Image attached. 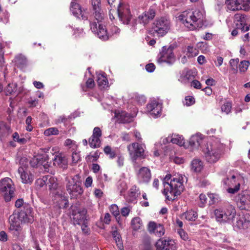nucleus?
Masks as SVG:
<instances>
[{
	"label": "nucleus",
	"instance_id": "obj_16",
	"mask_svg": "<svg viewBox=\"0 0 250 250\" xmlns=\"http://www.w3.org/2000/svg\"><path fill=\"white\" fill-rule=\"evenodd\" d=\"M85 209H77L74 210L72 213V219L74 225H81L84 222L86 219L85 215L86 214Z\"/></svg>",
	"mask_w": 250,
	"mask_h": 250
},
{
	"label": "nucleus",
	"instance_id": "obj_19",
	"mask_svg": "<svg viewBox=\"0 0 250 250\" xmlns=\"http://www.w3.org/2000/svg\"><path fill=\"white\" fill-rule=\"evenodd\" d=\"M155 15V11L153 9H149L148 11L143 12L138 17V21L140 23L145 25L154 18Z\"/></svg>",
	"mask_w": 250,
	"mask_h": 250
},
{
	"label": "nucleus",
	"instance_id": "obj_47",
	"mask_svg": "<svg viewBox=\"0 0 250 250\" xmlns=\"http://www.w3.org/2000/svg\"><path fill=\"white\" fill-rule=\"evenodd\" d=\"M9 130V127L6 126L4 122H0V135L3 136L7 133Z\"/></svg>",
	"mask_w": 250,
	"mask_h": 250
},
{
	"label": "nucleus",
	"instance_id": "obj_34",
	"mask_svg": "<svg viewBox=\"0 0 250 250\" xmlns=\"http://www.w3.org/2000/svg\"><path fill=\"white\" fill-rule=\"evenodd\" d=\"M97 82L98 85L101 88H105V86H107L108 81L107 78L103 75L99 74L97 76Z\"/></svg>",
	"mask_w": 250,
	"mask_h": 250
},
{
	"label": "nucleus",
	"instance_id": "obj_25",
	"mask_svg": "<svg viewBox=\"0 0 250 250\" xmlns=\"http://www.w3.org/2000/svg\"><path fill=\"white\" fill-rule=\"evenodd\" d=\"M47 156L46 155H37L35 156L30 161V164L33 167L40 165L45 166Z\"/></svg>",
	"mask_w": 250,
	"mask_h": 250
},
{
	"label": "nucleus",
	"instance_id": "obj_13",
	"mask_svg": "<svg viewBox=\"0 0 250 250\" xmlns=\"http://www.w3.org/2000/svg\"><path fill=\"white\" fill-rule=\"evenodd\" d=\"M137 176L139 183L147 184L151 178L150 170L148 167H142L138 170Z\"/></svg>",
	"mask_w": 250,
	"mask_h": 250
},
{
	"label": "nucleus",
	"instance_id": "obj_63",
	"mask_svg": "<svg viewBox=\"0 0 250 250\" xmlns=\"http://www.w3.org/2000/svg\"><path fill=\"white\" fill-rule=\"evenodd\" d=\"M191 85L196 89L201 88V84L198 80H193L191 83Z\"/></svg>",
	"mask_w": 250,
	"mask_h": 250
},
{
	"label": "nucleus",
	"instance_id": "obj_5",
	"mask_svg": "<svg viewBox=\"0 0 250 250\" xmlns=\"http://www.w3.org/2000/svg\"><path fill=\"white\" fill-rule=\"evenodd\" d=\"M66 188L71 197L73 198H76L83 193L80 177L78 175L67 179Z\"/></svg>",
	"mask_w": 250,
	"mask_h": 250
},
{
	"label": "nucleus",
	"instance_id": "obj_44",
	"mask_svg": "<svg viewBox=\"0 0 250 250\" xmlns=\"http://www.w3.org/2000/svg\"><path fill=\"white\" fill-rule=\"evenodd\" d=\"M44 134L46 136L57 135L59 134V130L56 127H50L46 129L44 132Z\"/></svg>",
	"mask_w": 250,
	"mask_h": 250
},
{
	"label": "nucleus",
	"instance_id": "obj_42",
	"mask_svg": "<svg viewBox=\"0 0 250 250\" xmlns=\"http://www.w3.org/2000/svg\"><path fill=\"white\" fill-rule=\"evenodd\" d=\"M104 152L106 155H109V157L111 159L114 158L116 156L115 151L112 150L111 148L109 146H106L104 148Z\"/></svg>",
	"mask_w": 250,
	"mask_h": 250
},
{
	"label": "nucleus",
	"instance_id": "obj_62",
	"mask_svg": "<svg viewBox=\"0 0 250 250\" xmlns=\"http://www.w3.org/2000/svg\"><path fill=\"white\" fill-rule=\"evenodd\" d=\"M8 236L6 232L4 231L0 232V241L6 242L7 241Z\"/></svg>",
	"mask_w": 250,
	"mask_h": 250
},
{
	"label": "nucleus",
	"instance_id": "obj_51",
	"mask_svg": "<svg viewBox=\"0 0 250 250\" xmlns=\"http://www.w3.org/2000/svg\"><path fill=\"white\" fill-rule=\"evenodd\" d=\"M231 104L230 103L227 102L225 103L221 107L222 112L226 113L227 114H229L231 110Z\"/></svg>",
	"mask_w": 250,
	"mask_h": 250
},
{
	"label": "nucleus",
	"instance_id": "obj_56",
	"mask_svg": "<svg viewBox=\"0 0 250 250\" xmlns=\"http://www.w3.org/2000/svg\"><path fill=\"white\" fill-rule=\"evenodd\" d=\"M185 104L188 106L193 104L195 102L194 98L192 96H187L185 99Z\"/></svg>",
	"mask_w": 250,
	"mask_h": 250
},
{
	"label": "nucleus",
	"instance_id": "obj_35",
	"mask_svg": "<svg viewBox=\"0 0 250 250\" xmlns=\"http://www.w3.org/2000/svg\"><path fill=\"white\" fill-rule=\"evenodd\" d=\"M113 237L115 241L118 248L120 250L123 249V244L120 234L116 230L113 231L112 232Z\"/></svg>",
	"mask_w": 250,
	"mask_h": 250
},
{
	"label": "nucleus",
	"instance_id": "obj_2",
	"mask_svg": "<svg viewBox=\"0 0 250 250\" xmlns=\"http://www.w3.org/2000/svg\"><path fill=\"white\" fill-rule=\"evenodd\" d=\"M93 10L94 11L93 16L94 20L97 21H90V26L92 32L103 41L107 40L108 39L107 30L104 26L102 24V20L104 19V14L102 13L101 8V0H91Z\"/></svg>",
	"mask_w": 250,
	"mask_h": 250
},
{
	"label": "nucleus",
	"instance_id": "obj_10",
	"mask_svg": "<svg viewBox=\"0 0 250 250\" xmlns=\"http://www.w3.org/2000/svg\"><path fill=\"white\" fill-rule=\"evenodd\" d=\"M118 14L119 20L124 24H128L132 19V15L129 6L121 4L118 8Z\"/></svg>",
	"mask_w": 250,
	"mask_h": 250
},
{
	"label": "nucleus",
	"instance_id": "obj_59",
	"mask_svg": "<svg viewBox=\"0 0 250 250\" xmlns=\"http://www.w3.org/2000/svg\"><path fill=\"white\" fill-rule=\"evenodd\" d=\"M99 158V153L98 152H96L93 155H89L86 157V159L88 160L92 161V162H94L97 161V159Z\"/></svg>",
	"mask_w": 250,
	"mask_h": 250
},
{
	"label": "nucleus",
	"instance_id": "obj_15",
	"mask_svg": "<svg viewBox=\"0 0 250 250\" xmlns=\"http://www.w3.org/2000/svg\"><path fill=\"white\" fill-rule=\"evenodd\" d=\"M102 136V131L98 127H95L93 131V134L89 140V144L92 148L100 147L101 145V137Z\"/></svg>",
	"mask_w": 250,
	"mask_h": 250
},
{
	"label": "nucleus",
	"instance_id": "obj_21",
	"mask_svg": "<svg viewBox=\"0 0 250 250\" xmlns=\"http://www.w3.org/2000/svg\"><path fill=\"white\" fill-rule=\"evenodd\" d=\"M25 210H21L19 214V219L23 223H31L34 220L32 209L27 206Z\"/></svg>",
	"mask_w": 250,
	"mask_h": 250
},
{
	"label": "nucleus",
	"instance_id": "obj_64",
	"mask_svg": "<svg viewBox=\"0 0 250 250\" xmlns=\"http://www.w3.org/2000/svg\"><path fill=\"white\" fill-rule=\"evenodd\" d=\"M86 85L87 88H93L95 85L94 80L92 78H89L86 82Z\"/></svg>",
	"mask_w": 250,
	"mask_h": 250
},
{
	"label": "nucleus",
	"instance_id": "obj_49",
	"mask_svg": "<svg viewBox=\"0 0 250 250\" xmlns=\"http://www.w3.org/2000/svg\"><path fill=\"white\" fill-rule=\"evenodd\" d=\"M110 211L111 213L116 217H117L119 216L120 211L118 207L116 205H112L110 208Z\"/></svg>",
	"mask_w": 250,
	"mask_h": 250
},
{
	"label": "nucleus",
	"instance_id": "obj_22",
	"mask_svg": "<svg viewBox=\"0 0 250 250\" xmlns=\"http://www.w3.org/2000/svg\"><path fill=\"white\" fill-rule=\"evenodd\" d=\"M70 9L73 15L77 18H82V19L87 18L84 15V11L82 10L81 6L78 3L71 2Z\"/></svg>",
	"mask_w": 250,
	"mask_h": 250
},
{
	"label": "nucleus",
	"instance_id": "obj_60",
	"mask_svg": "<svg viewBox=\"0 0 250 250\" xmlns=\"http://www.w3.org/2000/svg\"><path fill=\"white\" fill-rule=\"evenodd\" d=\"M130 211V209L129 207H124L121 210V213L122 216L126 217L128 215Z\"/></svg>",
	"mask_w": 250,
	"mask_h": 250
},
{
	"label": "nucleus",
	"instance_id": "obj_18",
	"mask_svg": "<svg viewBox=\"0 0 250 250\" xmlns=\"http://www.w3.org/2000/svg\"><path fill=\"white\" fill-rule=\"evenodd\" d=\"M174 244L172 239H160L156 243V250H173L172 247Z\"/></svg>",
	"mask_w": 250,
	"mask_h": 250
},
{
	"label": "nucleus",
	"instance_id": "obj_1",
	"mask_svg": "<svg viewBox=\"0 0 250 250\" xmlns=\"http://www.w3.org/2000/svg\"><path fill=\"white\" fill-rule=\"evenodd\" d=\"M164 194L166 199L174 200L184 190L183 177L177 175L171 177L167 174L163 179Z\"/></svg>",
	"mask_w": 250,
	"mask_h": 250
},
{
	"label": "nucleus",
	"instance_id": "obj_38",
	"mask_svg": "<svg viewBox=\"0 0 250 250\" xmlns=\"http://www.w3.org/2000/svg\"><path fill=\"white\" fill-rule=\"evenodd\" d=\"M17 83H9L5 88V91L7 95L15 93L17 91Z\"/></svg>",
	"mask_w": 250,
	"mask_h": 250
},
{
	"label": "nucleus",
	"instance_id": "obj_29",
	"mask_svg": "<svg viewBox=\"0 0 250 250\" xmlns=\"http://www.w3.org/2000/svg\"><path fill=\"white\" fill-rule=\"evenodd\" d=\"M52 159L53 161V164L56 166L62 167L63 165L66 163L64 157L60 153L55 155Z\"/></svg>",
	"mask_w": 250,
	"mask_h": 250
},
{
	"label": "nucleus",
	"instance_id": "obj_32",
	"mask_svg": "<svg viewBox=\"0 0 250 250\" xmlns=\"http://www.w3.org/2000/svg\"><path fill=\"white\" fill-rule=\"evenodd\" d=\"M182 217L188 221H195L197 218V213L194 210H189L184 213Z\"/></svg>",
	"mask_w": 250,
	"mask_h": 250
},
{
	"label": "nucleus",
	"instance_id": "obj_57",
	"mask_svg": "<svg viewBox=\"0 0 250 250\" xmlns=\"http://www.w3.org/2000/svg\"><path fill=\"white\" fill-rule=\"evenodd\" d=\"M72 162L74 164L77 163L80 160L81 157L79 153L73 152L72 155Z\"/></svg>",
	"mask_w": 250,
	"mask_h": 250
},
{
	"label": "nucleus",
	"instance_id": "obj_52",
	"mask_svg": "<svg viewBox=\"0 0 250 250\" xmlns=\"http://www.w3.org/2000/svg\"><path fill=\"white\" fill-rule=\"evenodd\" d=\"M177 232L180 236L181 238L185 241H187L188 239V236L182 229H177Z\"/></svg>",
	"mask_w": 250,
	"mask_h": 250
},
{
	"label": "nucleus",
	"instance_id": "obj_40",
	"mask_svg": "<svg viewBox=\"0 0 250 250\" xmlns=\"http://www.w3.org/2000/svg\"><path fill=\"white\" fill-rule=\"evenodd\" d=\"M118 190L121 195H123V193L127 189V186L126 182L124 180H120L117 184Z\"/></svg>",
	"mask_w": 250,
	"mask_h": 250
},
{
	"label": "nucleus",
	"instance_id": "obj_12",
	"mask_svg": "<svg viewBox=\"0 0 250 250\" xmlns=\"http://www.w3.org/2000/svg\"><path fill=\"white\" fill-rule=\"evenodd\" d=\"M147 111L154 118H157L160 116L162 104L156 100H152L147 105Z\"/></svg>",
	"mask_w": 250,
	"mask_h": 250
},
{
	"label": "nucleus",
	"instance_id": "obj_7",
	"mask_svg": "<svg viewBox=\"0 0 250 250\" xmlns=\"http://www.w3.org/2000/svg\"><path fill=\"white\" fill-rule=\"evenodd\" d=\"M0 190L6 202H9L14 196L15 188L12 180L5 178L0 182Z\"/></svg>",
	"mask_w": 250,
	"mask_h": 250
},
{
	"label": "nucleus",
	"instance_id": "obj_17",
	"mask_svg": "<svg viewBox=\"0 0 250 250\" xmlns=\"http://www.w3.org/2000/svg\"><path fill=\"white\" fill-rule=\"evenodd\" d=\"M148 230L151 233H154L156 236L160 237L165 233V229L163 225L154 222H150L148 225Z\"/></svg>",
	"mask_w": 250,
	"mask_h": 250
},
{
	"label": "nucleus",
	"instance_id": "obj_26",
	"mask_svg": "<svg viewBox=\"0 0 250 250\" xmlns=\"http://www.w3.org/2000/svg\"><path fill=\"white\" fill-rule=\"evenodd\" d=\"M18 172L20 175L21 182L24 184L31 183L33 181V178L31 175H29L23 167H21L18 169Z\"/></svg>",
	"mask_w": 250,
	"mask_h": 250
},
{
	"label": "nucleus",
	"instance_id": "obj_53",
	"mask_svg": "<svg viewBox=\"0 0 250 250\" xmlns=\"http://www.w3.org/2000/svg\"><path fill=\"white\" fill-rule=\"evenodd\" d=\"M64 144L66 146H69L70 148H73V149L76 148L77 146L75 142L70 139H66Z\"/></svg>",
	"mask_w": 250,
	"mask_h": 250
},
{
	"label": "nucleus",
	"instance_id": "obj_37",
	"mask_svg": "<svg viewBox=\"0 0 250 250\" xmlns=\"http://www.w3.org/2000/svg\"><path fill=\"white\" fill-rule=\"evenodd\" d=\"M203 168V163L199 159H194L191 162V168L196 172H200Z\"/></svg>",
	"mask_w": 250,
	"mask_h": 250
},
{
	"label": "nucleus",
	"instance_id": "obj_6",
	"mask_svg": "<svg viewBox=\"0 0 250 250\" xmlns=\"http://www.w3.org/2000/svg\"><path fill=\"white\" fill-rule=\"evenodd\" d=\"M170 28V21L164 17L157 18L152 26L153 33L159 37L165 36L168 32Z\"/></svg>",
	"mask_w": 250,
	"mask_h": 250
},
{
	"label": "nucleus",
	"instance_id": "obj_14",
	"mask_svg": "<svg viewBox=\"0 0 250 250\" xmlns=\"http://www.w3.org/2000/svg\"><path fill=\"white\" fill-rule=\"evenodd\" d=\"M235 201L239 208L245 209L250 203V195L247 191H243L236 197Z\"/></svg>",
	"mask_w": 250,
	"mask_h": 250
},
{
	"label": "nucleus",
	"instance_id": "obj_33",
	"mask_svg": "<svg viewBox=\"0 0 250 250\" xmlns=\"http://www.w3.org/2000/svg\"><path fill=\"white\" fill-rule=\"evenodd\" d=\"M56 198L60 200V203H58V206L60 208L67 207L68 200L65 196L62 195V193L56 194Z\"/></svg>",
	"mask_w": 250,
	"mask_h": 250
},
{
	"label": "nucleus",
	"instance_id": "obj_36",
	"mask_svg": "<svg viewBox=\"0 0 250 250\" xmlns=\"http://www.w3.org/2000/svg\"><path fill=\"white\" fill-rule=\"evenodd\" d=\"M143 223L139 217H135L131 221V227L133 230H137L142 228Z\"/></svg>",
	"mask_w": 250,
	"mask_h": 250
},
{
	"label": "nucleus",
	"instance_id": "obj_61",
	"mask_svg": "<svg viewBox=\"0 0 250 250\" xmlns=\"http://www.w3.org/2000/svg\"><path fill=\"white\" fill-rule=\"evenodd\" d=\"M155 69V65L152 63H150L146 65V69L148 72H152Z\"/></svg>",
	"mask_w": 250,
	"mask_h": 250
},
{
	"label": "nucleus",
	"instance_id": "obj_8",
	"mask_svg": "<svg viewBox=\"0 0 250 250\" xmlns=\"http://www.w3.org/2000/svg\"><path fill=\"white\" fill-rule=\"evenodd\" d=\"M127 148L133 162L135 163L138 159L145 158V144L133 143L128 145Z\"/></svg>",
	"mask_w": 250,
	"mask_h": 250
},
{
	"label": "nucleus",
	"instance_id": "obj_23",
	"mask_svg": "<svg viewBox=\"0 0 250 250\" xmlns=\"http://www.w3.org/2000/svg\"><path fill=\"white\" fill-rule=\"evenodd\" d=\"M224 211V222L233 221L236 215V210L234 207L231 205H229Z\"/></svg>",
	"mask_w": 250,
	"mask_h": 250
},
{
	"label": "nucleus",
	"instance_id": "obj_28",
	"mask_svg": "<svg viewBox=\"0 0 250 250\" xmlns=\"http://www.w3.org/2000/svg\"><path fill=\"white\" fill-rule=\"evenodd\" d=\"M250 226V222L245 216H241L237 219L236 226L239 229H246Z\"/></svg>",
	"mask_w": 250,
	"mask_h": 250
},
{
	"label": "nucleus",
	"instance_id": "obj_11",
	"mask_svg": "<svg viewBox=\"0 0 250 250\" xmlns=\"http://www.w3.org/2000/svg\"><path fill=\"white\" fill-rule=\"evenodd\" d=\"M248 20V17L244 14L237 13L234 15L233 21L236 28L244 32L249 30L250 28Z\"/></svg>",
	"mask_w": 250,
	"mask_h": 250
},
{
	"label": "nucleus",
	"instance_id": "obj_30",
	"mask_svg": "<svg viewBox=\"0 0 250 250\" xmlns=\"http://www.w3.org/2000/svg\"><path fill=\"white\" fill-rule=\"evenodd\" d=\"M170 142L173 144H177L180 146H183L185 144L184 138L179 134H172L170 136Z\"/></svg>",
	"mask_w": 250,
	"mask_h": 250
},
{
	"label": "nucleus",
	"instance_id": "obj_20",
	"mask_svg": "<svg viewBox=\"0 0 250 250\" xmlns=\"http://www.w3.org/2000/svg\"><path fill=\"white\" fill-rule=\"evenodd\" d=\"M244 3L243 0H225L227 9L233 11L242 10Z\"/></svg>",
	"mask_w": 250,
	"mask_h": 250
},
{
	"label": "nucleus",
	"instance_id": "obj_54",
	"mask_svg": "<svg viewBox=\"0 0 250 250\" xmlns=\"http://www.w3.org/2000/svg\"><path fill=\"white\" fill-rule=\"evenodd\" d=\"M207 197L205 194H201L199 196L200 202L199 205L200 207H204L207 203Z\"/></svg>",
	"mask_w": 250,
	"mask_h": 250
},
{
	"label": "nucleus",
	"instance_id": "obj_43",
	"mask_svg": "<svg viewBox=\"0 0 250 250\" xmlns=\"http://www.w3.org/2000/svg\"><path fill=\"white\" fill-rule=\"evenodd\" d=\"M48 176H43L42 178L38 179L36 181V185L39 188H42L46 185Z\"/></svg>",
	"mask_w": 250,
	"mask_h": 250
},
{
	"label": "nucleus",
	"instance_id": "obj_45",
	"mask_svg": "<svg viewBox=\"0 0 250 250\" xmlns=\"http://www.w3.org/2000/svg\"><path fill=\"white\" fill-rule=\"evenodd\" d=\"M13 140L21 144H24L26 143L27 140L24 138H20L19 135L17 132H15L13 134Z\"/></svg>",
	"mask_w": 250,
	"mask_h": 250
},
{
	"label": "nucleus",
	"instance_id": "obj_27",
	"mask_svg": "<svg viewBox=\"0 0 250 250\" xmlns=\"http://www.w3.org/2000/svg\"><path fill=\"white\" fill-rule=\"evenodd\" d=\"M17 219L18 218L16 217L15 215H12L9 217V229L19 233L21 230V227L20 226L19 222L17 221Z\"/></svg>",
	"mask_w": 250,
	"mask_h": 250
},
{
	"label": "nucleus",
	"instance_id": "obj_9",
	"mask_svg": "<svg viewBox=\"0 0 250 250\" xmlns=\"http://www.w3.org/2000/svg\"><path fill=\"white\" fill-rule=\"evenodd\" d=\"M157 61L159 63L166 62L168 64H173L175 61V58L173 52V48L164 46L160 53V57Z\"/></svg>",
	"mask_w": 250,
	"mask_h": 250
},
{
	"label": "nucleus",
	"instance_id": "obj_48",
	"mask_svg": "<svg viewBox=\"0 0 250 250\" xmlns=\"http://www.w3.org/2000/svg\"><path fill=\"white\" fill-rule=\"evenodd\" d=\"M208 196L210 200V201H209L210 204H213L218 202L220 200L219 195L216 194L209 193L208 194Z\"/></svg>",
	"mask_w": 250,
	"mask_h": 250
},
{
	"label": "nucleus",
	"instance_id": "obj_39",
	"mask_svg": "<svg viewBox=\"0 0 250 250\" xmlns=\"http://www.w3.org/2000/svg\"><path fill=\"white\" fill-rule=\"evenodd\" d=\"M47 184L50 190L56 189L57 188L58 183L57 179L54 177L48 176Z\"/></svg>",
	"mask_w": 250,
	"mask_h": 250
},
{
	"label": "nucleus",
	"instance_id": "obj_55",
	"mask_svg": "<svg viewBox=\"0 0 250 250\" xmlns=\"http://www.w3.org/2000/svg\"><path fill=\"white\" fill-rule=\"evenodd\" d=\"M120 32V29L115 25L111 26L109 29V33L112 35H118Z\"/></svg>",
	"mask_w": 250,
	"mask_h": 250
},
{
	"label": "nucleus",
	"instance_id": "obj_3",
	"mask_svg": "<svg viewBox=\"0 0 250 250\" xmlns=\"http://www.w3.org/2000/svg\"><path fill=\"white\" fill-rule=\"evenodd\" d=\"M178 18L186 27L194 30L202 27L205 16L203 11L195 9L183 11Z\"/></svg>",
	"mask_w": 250,
	"mask_h": 250
},
{
	"label": "nucleus",
	"instance_id": "obj_58",
	"mask_svg": "<svg viewBox=\"0 0 250 250\" xmlns=\"http://www.w3.org/2000/svg\"><path fill=\"white\" fill-rule=\"evenodd\" d=\"M184 78L188 81L192 80L193 78V75L192 70H188L184 75Z\"/></svg>",
	"mask_w": 250,
	"mask_h": 250
},
{
	"label": "nucleus",
	"instance_id": "obj_46",
	"mask_svg": "<svg viewBox=\"0 0 250 250\" xmlns=\"http://www.w3.org/2000/svg\"><path fill=\"white\" fill-rule=\"evenodd\" d=\"M250 63L249 61H243L241 62L239 65V70L241 72H245L249 66Z\"/></svg>",
	"mask_w": 250,
	"mask_h": 250
},
{
	"label": "nucleus",
	"instance_id": "obj_4",
	"mask_svg": "<svg viewBox=\"0 0 250 250\" xmlns=\"http://www.w3.org/2000/svg\"><path fill=\"white\" fill-rule=\"evenodd\" d=\"M224 148L221 144L208 145L203 151L206 160L210 163L216 162L221 158Z\"/></svg>",
	"mask_w": 250,
	"mask_h": 250
},
{
	"label": "nucleus",
	"instance_id": "obj_31",
	"mask_svg": "<svg viewBox=\"0 0 250 250\" xmlns=\"http://www.w3.org/2000/svg\"><path fill=\"white\" fill-rule=\"evenodd\" d=\"M236 176L234 174L231 175V177L230 178H227V180H229L232 184H233V183L237 184L234 188H228V191L229 193H234L239 189L240 184L239 183H237V182H235V179H236Z\"/></svg>",
	"mask_w": 250,
	"mask_h": 250
},
{
	"label": "nucleus",
	"instance_id": "obj_41",
	"mask_svg": "<svg viewBox=\"0 0 250 250\" xmlns=\"http://www.w3.org/2000/svg\"><path fill=\"white\" fill-rule=\"evenodd\" d=\"M214 214L218 221L224 222V211L220 209H216L214 210Z\"/></svg>",
	"mask_w": 250,
	"mask_h": 250
},
{
	"label": "nucleus",
	"instance_id": "obj_24",
	"mask_svg": "<svg viewBox=\"0 0 250 250\" xmlns=\"http://www.w3.org/2000/svg\"><path fill=\"white\" fill-rule=\"evenodd\" d=\"M203 137L201 134L197 133L192 135L189 140V145L192 149H197L202 142Z\"/></svg>",
	"mask_w": 250,
	"mask_h": 250
},
{
	"label": "nucleus",
	"instance_id": "obj_50",
	"mask_svg": "<svg viewBox=\"0 0 250 250\" xmlns=\"http://www.w3.org/2000/svg\"><path fill=\"white\" fill-rule=\"evenodd\" d=\"M15 62L18 65H23L26 62V60L24 56L19 55L15 58Z\"/></svg>",
	"mask_w": 250,
	"mask_h": 250
}]
</instances>
